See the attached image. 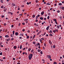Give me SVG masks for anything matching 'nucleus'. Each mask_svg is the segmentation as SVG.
Wrapping results in <instances>:
<instances>
[{
  "instance_id": "1",
  "label": "nucleus",
  "mask_w": 64,
  "mask_h": 64,
  "mask_svg": "<svg viewBox=\"0 0 64 64\" xmlns=\"http://www.w3.org/2000/svg\"><path fill=\"white\" fill-rule=\"evenodd\" d=\"M33 56V54H30L28 55V58L29 60H31L32 58V56Z\"/></svg>"
},
{
  "instance_id": "2",
  "label": "nucleus",
  "mask_w": 64,
  "mask_h": 64,
  "mask_svg": "<svg viewBox=\"0 0 64 64\" xmlns=\"http://www.w3.org/2000/svg\"><path fill=\"white\" fill-rule=\"evenodd\" d=\"M49 42L50 45H52V42H51V40H50L49 41Z\"/></svg>"
},
{
  "instance_id": "3",
  "label": "nucleus",
  "mask_w": 64,
  "mask_h": 64,
  "mask_svg": "<svg viewBox=\"0 0 64 64\" xmlns=\"http://www.w3.org/2000/svg\"><path fill=\"white\" fill-rule=\"evenodd\" d=\"M47 57L49 59H51V57L50 55H48Z\"/></svg>"
},
{
  "instance_id": "4",
  "label": "nucleus",
  "mask_w": 64,
  "mask_h": 64,
  "mask_svg": "<svg viewBox=\"0 0 64 64\" xmlns=\"http://www.w3.org/2000/svg\"><path fill=\"white\" fill-rule=\"evenodd\" d=\"M50 27V26H48L46 28V30H48V29H49V28Z\"/></svg>"
},
{
  "instance_id": "5",
  "label": "nucleus",
  "mask_w": 64,
  "mask_h": 64,
  "mask_svg": "<svg viewBox=\"0 0 64 64\" xmlns=\"http://www.w3.org/2000/svg\"><path fill=\"white\" fill-rule=\"evenodd\" d=\"M44 14V11L42 12H41V14L42 15H43Z\"/></svg>"
},
{
  "instance_id": "6",
  "label": "nucleus",
  "mask_w": 64,
  "mask_h": 64,
  "mask_svg": "<svg viewBox=\"0 0 64 64\" xmlns=\"http://www.w3.org/2000/svg\"><path fill=\"white\" fill-rule=\"evenodd\" d=\"M15 34L16 35V36H18V33L17 32H16L15 33Z\"/></svg>"
},
{
  "instance_id": "7",
  "label": "nucleus",
  "mask_w": 64,
  "mask_h": 64,
  "mask_svg": "<svg viewBox=\"0 0 64 64\" xmlns=\"http://www.w3.org/2000/svg\"><path fill=\"white\" fill-rule=\"evenodd\" d=\"M5 37H6V38H9V36H8V35H6L5 36Z\"/></svg>"
},
{
  "instance_id": "8",
  "label": "nucleus",
  "mask_w": 64,
  "mask_h": 64,
  "mask_svg": "<svg viewBox=\"0 0 64 64\" xmlns=\"http://www.w3.org/2000/svg\"><path fill=\"white\" fill-rule=\"evenodd\" d=\"M4 12H6V11H7V8H6L4 9Z\"/></svg>"
},
{
  "instance_id": "9",
  "label": "nucleus",
  "mask_w": 64,
  "mask_h": 64,
  "mask_svg": "<svg viewBox=\"0 0 64 64\" xmlns=\"http://www.w3.org/2000/svg\"><path fill=\"white\" fill-rule=\"evenodd\" d=\"M40 20H43V18L42 17H40Z\"/></svg>"
},
{
  "instance_id": "10",
  "label": "nucleus",
  "mask_w": 64,
  "mask_h": 64,
  "mask_svg": "<svg viewBox=\"0 0 64 64\" xmlns=\"http://www.w3.org/2000/svg\"><path fill=\"white\" fill-rule=\"evenodd\" d=\"M53 20L55 22L57 21V20H56V19H54Z\"/></svg>"
},
{
  "instance_id": "11",
  "label": "nucleus",
  "mask_w": 64,
  "mask_h": 64,
  "mask_svg": "<svg viewBox=\"0 0 64 64\" xmlns=\"http://www.w3.org/2000/svg\"><path fill=\"white\" fill-rule=\"evenodd\" d=\"M58 5H59V6H60L61 5H62V3H59L58 4Z\"/></svg>"
},
{
  "instance_id": "12",
  "label": "nucleus",
  "mask_w": 64,
  "mask_h": 64,
  "mask_svg": "<svg viewBox=\"0 0 64 64\" xmlns=\"http://www.w3.org/2000/svg\"><path fill=\"white\" fill-rule=\"evenodd\" d=\"M35 36H36V35H34V36L33 37V38H32V40H33L34 39V38H35Z\"/></svg>"
},
{
  "instance_id": "13",
  "label": "nucleus",
  "mask_w": 64,
  "mask_h": 64,
  "mask_svg": "<svg viewBox=\"0 0 64 64\" xmlns=\"http://www.w3.org/2000/svg\"><path fill=\"white\" fill-rule=\"evenodd\" d=\"M46 43H44V47H46Z\"/></svg>"
},
{
  "instance_id": "14",
  "label": "nucleus",
  "mask_w": 64,
  "mask_h": 64,
  "mask_svg": "<svg viewBox=\"0 0 64 64\" xmlns=\"http://www.w3.org/2000/svg\"><path fill=\"white\" fill-rule=\"evenodd\" d=\"M13 33V36L14 35V33H15V31H14L12 32Z\"/></svg>"
},
{
  "instance_id": "15",
  "label": "nucleus",
  "mask_w": 64,
  "mask_h": 64,
  "mask_svg": "<svg viewBox=\"0 0 64 64\" xmlns=\"http://www.w3.org/2000/svg\"><path fill=\"white\" fill-rule=\"evenodd\" d=\"M14 49H16L17 48V47L16 46H14Z\"/></svg>"
},
{
  "instance_id": "16",
  "label": "nucleus",
  "mask_w": 64,
  "mask_h": 64,
  "mask_svg": "<svg viewBox=\"0 0 64 64\" xmlns=\"http://www.w3.org/2000/svg\"><path fill=\"white\" fill-rule=\"evenodd\" d=\"M62 8V10H64V6H63V7H61Z\"/></svg>"
},
{
  "instance_id": "17",
  "label": "nucleus",
  "mask_w": 64,
  "mask_h": 64,
  "mask_svg": "<svg viewBox=\"0 0 64 64\" xmlns=\"http://www.w3.org/2000/svg\"><path fill=\"white\" fill-rule=\"evenodd\" d=\"M29 36H26V38L27 39H29Z\"/></svg>"
},
{
  "instance_id": "18",
  "label": "nucleus",
  "mask_w": 64,
  "mask_h": 64,
  "mask_svg": "<svg viewBox=\"0 0 64 64\" xmlns=\"http://www.w3.org/2000/svg\"><path fill=\"white\" fill-rule=\"evenodd\" d=\"M57 62H54L53 63V64H57Z\"/></svg>"
},
{
  "instance_id": "19",
  "label": "nucleus",
  "mask_w": 64,
  "mask_h": 64,
  "mask_svg": "<svg viewBox=\"0 0 64 64\" xmlns=\"http://www.w3.org/2000/svg\"><path fill=\"white\" fill-rule=\"evenodd\" d=\"M35 17V14H34L33 15L32 17L33 18H34Z\"/></svg>"
},
{
  "instance_id": "20",
  "label": "nucleus",
  "mask_w": 64,
  "mask_h": 64,
  "mask_svg": "<svg viewBox=\"0 0 64 64\" xmlns=\"http://www.w3.org/2000/svg\"><path fill=\"white\" fill-rule=\"evenodd\" d=\"M31 50V48H29L28 49V51L30 52Z\"/></svg>"
},
{
  "instance_id": "21",
  "label": "nucleus",
  "mask_w": 64,
  "mask_h": 64,
  "mask_svg": "<svg viewBox=\"0 0 64 64\" xmlns=\"http://www.w3.org/2000/svg\"><path fill=\"white\" fill-rule=\"evenodd\" d=\"M12 5H13V6H15V4H12Z\"/></svg>"
},
{
  "instance_id": "22",
  "label": "nucleus",
  "mask_w": 64,
  "mask_h": 64,
  "mask_svg": "<svg viewBox=\"0 0 64 64\" xmlns=\"http://www.w3.org/2000/svg\"><path fill=\"white\" fill-rule=\"evenodd\" d=\"M50 18V16H48L47 17V19H48V20H49V18Z\"/></svg>"
},
{
  "instance_id": "23",
  "label": "nucleus",
  "mask_w": 64,
  "mask_h": 64,
  "mask_svg": "<svg viewBox=\"0 0 64 64\" xmlns=\"http://www.w3.org/2000/svg\"><path fill=\"white\" fill-rule=\"evenodd\" d=\"M57 27L58 28V29H59V28H60L59 27V26L58 25L57 26Z\"/></svg>"
},
{
  "instance_id": "24",
  "label": "nucleus",
  "mask_w": 64,
  "mask_h": 64,
  "mask_svg": "<svg viewBox=\"0 0 64 64\" xmlns=\"http://www.w3.org/2000/svg\"><path fill=\"white\" fill-rule=\"evenodd\" d=\"M49 36H53V35H52V34H49Z\"/></svg>"
},
{
  "instance_id": "25",
  "label": "nucleus",
  "mask_w": 64,
  "mask_h": 64,
  "mask_svg": "<svg viewBox=\"0 0 64 64\" xmlns=\"http://www.w3.org/2000/svg\"><path fill=\"white\" fill-rule=\"evenodd\" d=\"M20 49H22V45H21L20 46Z\"/></svg>"
},
{
  "instance_id": "26",
  "label": "nucleus",
  "mask_w": 64,
  "mask_h": 64,
  "mask_svg": "<svg viewBox=\"0 0 64 64\" xmlns=\"http://www.w3.org/2000/svg\"><path fill=\"white\" fill-rule=\"evenodd\" d=\"M40 42H41V43H42V40L41 39H40Z\"/></svg>"
},
{
  "instance_id": "27",
  "label": "nucleus",
  "mask_w": 64,
  "mask_h": 64,
  "mask_svg": "<svg viewBox=\"0 0 64 64\" xmlns=\"http://www.w3.org/2000/svg\"><path fill=\"white\" fill-rule=\"evenodd\" d=\"M19 15H20V17H21V16H22L23 15V14H20Z\"/></svg>"
},
{
  "instance_id": "28",
  "label": "nucleus",
  "mask_w": 64,
  "mask_h": 64,
  "mask_svg": "<svg viewBox=\"0 0 64 64\" xmlns=\"http://www.w3.org/2000/svg\"><path fill=\"white\" fill-rule=\"evenodd\" d=\"M48 16H50V13H48Z\"/></svg>"
},
{
  "instance_id": "29",
  "label": "nucleus",
  "mask_w": 64,
  "mask_h": 64,
  "mask_svg": "<svg viewBox=\"0 0 64 64\" xmlns=\"http://www.w3.org/2000/svg\"><path fill=\"white\" fill-rule=\"evenodd\" d=\"M33 51H34V50H32L31 51V52L32 53Z\"/></svg>"
},
{
  "instance_id": "30",
  "label": "nucleus",
  "mask_w": 64,
  "mask_h": 64,
  "mask_svg": "<svg viewBox=\"0 0 64 64\" xmlns=\"http://www.w3.org/2000/svg\"><path fill=\"white\" fill-rule=\"evenodd\" d=\"M1 17H2V18H4V16L2 15V16Z\"/></svg>"
},
{
  "instance_id": "31",
  "label": "nucleus",
  "mask_w": 64,
  "mask_h": 64,
  "mask_svg": "<svg viewBox=\"0 0 64 64\" xmlns=\"http://www.w3.org/2000/svg\"><path fill=\"white\" fill-rule=\"evenodd\" d=\"M0 55H2V52L0 53Z\"/></svg>"
},
{
  "instance_id": "32",
  "label": "nucleus",
  "mask_w": 64,
  "mask_h": 64,
  "mask_svg": "<svg viewBox=\"0 0 64 64\" xmlns=\"http://www.w3.org/2000/svg\"><path fill=\"white\" fill-rule=\"evenodd\" d=\"M38 52H40V51H41V50H38Z\"/></svg>"
},
{
  "instance_id": "33",
  "label": "nucleus",
  "mask_w": 64,
  "mask_h": 64,
  "mask_svg": "<svg viewBox=\"0 0 64 64\" xmlns=\"http://www.w3.org/2000/svg\"><path fill=\"white\" fill-rule=\"evenodd\" d=\"M40 54H43V53H42V51H41L40 52Z\"/></svg>"
},
{
  "instance_id": "34",
  "label": "nucleus",
  "mask_w": 64,
  "mask_h": 64,
  "mask_svg": "<svg viewBox=\"0 0 64 64\" xmlns=\"http://www.w3.org/2000/svg\"><path fill=\"white\" fill-rule=\"evenodd\" d=\"M20 25H21V23H20L18 24V26H20Z\"/></svg>"
},
{
  "instance_id": "35",
  "label": "nucleus",
  "mask_w": 64,
  "mask_h": 64,
  "mask_svg": "<svg viewBox=\"0 0 64 64\" xmlns=\"http://www.w3.org/2000/svg\"><path fill=\"white\" fill-rule=\"evenodd\" d=\"M33 43L34 44H35V43H36V42H33Z\"/></svg>"
},
{
  "instance_id": "36",
  "label": "nucleus",
  "mask_w": 64,
  "mask_h": 64,
  "mask_svg": "<svg viewBox=\"0 0 64 64\" xmlns=\"http://www.w3.org/2000/svg\"><path fill=\"white\" fill-rule=\"evenodd\" d=\"M37 44H38V46L39 45V46H40V45L39 43H38Z\"/></svg>"
},
{
  "instance_id": "37",
  "label": "nucleus",
  "mask_w": 64,
  "mask_h": 64,
  "mask_svg": "<svg viewBox=\"0 0 64 64\" xmlns=\"http://www.w3.org/2000/svg\"><path fill=\"white\" fill-rule=\"evenodd\" d=\"M7 31H8V30H7V29L5 31V32H7Z\"/></svg>"
},
{
  "instance_id": "38",
  "label": "nucleus",
  "mask_w": 64,
  "mask_h": 64,
  "mask_svg": "<svg viewBox=\"0 0 64 64\" xmlns=\"http://www.w3.org/2000/svg\"><path fill=\"white\" fill-rule=\"evenodd\" d=\"M53 48H55V45H54L53 46Z\"/></svg>"
},
{
  "instance_id": "39",
  "label": "nucleus",
  "mask_w": 64,
  "mask_h": 64,
  "mask_svg": "<svg viewBox=\"0 0 64 64\" xmlns=\"http://www.w3.org/2000/svg\"><path fill=\"white\" fill-rule=\"evenodd\" d=\"M6 23H4V26H6Z\"/></svg>"
},
{
  "instance_id": "40",
  "label": "nucleus",
  "mask_w": 64,
  "mask_h": 64,
  "mask_svg": "<svg viewBox=\"0 0 64 64\" xmlns=\"http://www.w3.org/2000/svg\"><path fill=\"white\" fill-rule=\"evenodd\" d=\"M22 25H25V23L23 22L22 23Z\"/></svg>"
},
{
  "instance_id": "41",
  "label": "nucleus",
  "mask_w": 64,
  "mask_h": 64,
  "mask_svg": "<svg viewBox=\"0 0 64 64\" xmlns=\"http://www.w3.org/2000/svg\"><path fill=\"white\" fill-rule=\"evenodd\" d=\"M55 30L56 31V32H58V30L55 29Z\"/></svg>"
},
{
  "instance_id": "42",
  "label": "nucleus",
  "mask_w": 64,
  "mask_h": 64,
  "mask_svg": "<svg viewBox=\"0 0 64 64\" xmlns=\"http://www.w3.org/2000/svg\"><path fill=\"white\" fill-rule=\"evenodd\" d=\"M44 20H46V18H44Z\"/></svg>"
},
{
  "instance_id": "43",
  "label": "nucleus",
  "mask_w": 64,
  "mask_h": 64,
  "mask_svg": "<svg viewBox=\"0 0 64 64\" xmlns=\"http://www.w3.org/2000/svg\"><path fill=\"white\" fill-rule=\"evenodd\" d=\"M48 5H50V2H48Z\"/></svg>"
},
{
  "instance_id": "44",
  "label": "nucleus",
  "mask_w": 64,
  "mask_h": 64,
  "mask_svg": "<svg viewBox=\"0 0 64 64\" xmlns=\"http://www.w3.org/2000/svg\"><path fill=\"white\" fill-rule=\"evenodd\" d=\"M10 13H11V12H8V14H10Z\"/></svg>"
},
{
  "instance_id": "45",
  "label": "nucleus",
  "mask_w": 64,
  "mask_h": 64,
  "mask_svg": "<svg viewBox=\"0 0 64 64\" xmlns=\"http://www.w3.org/2000/svg\"><path fill=\"white\" fill-rule=\"evenodd\" d=\"M37 16H38V17H39L40 16V14H38L37 15Z\"/></svg>"
},
{
  "instance_id": "46",
  "label": "nucleus",
  "mask_w": 64,
  "mask_h": 64,
  "mask_svg": "<svg viewBox=\"0 0 64 64\" xmlns=\"http://www.w3.org/2000/svg\"><path fill=\"white\" fill-rule=\"evenodd\" d=\"M39 34H40V32H38L37 34V35H38Z\"/></svg>"
},
{
  "instance_id": "47",
  "label": "nucleus",
  "mask_w": 64,
  "mask_h": 64,
  "mask_svg": "<svg viewBox=\"0 0 64 64\" xmlns=\"http://www.w3.org/2000/svg\"><path fill=\"white\" fill-rule=\"evenodd\" d=\"M55 23L56 24H58V22H57V21L55 22Z\"/></svg>"
},
{
  "instance_id": "48",
  "label": "nucleus",
  "mask_w": 64,
  "mask_h": 64,
  "mask_svg": "<svg viewBox=\"0 0 64 64\" xmlns=\"http://www.w3.org/2000/svg\"><path fill=\"white\" fill-rule=\"evenodd\" d=\"M10 14H11V15H13V13H12V12H11V13H10Z\"/></svg>"
},
{
  "instance_id": "49",
  "label": "nucleus",
  "mask_w": 64,
  "mask_h": 64,
  "mask_svg": "<svg viewBox=\"0 0 64 64\" xmlns=\"http://www.w3.org/2000/svg\"><path fill=\"white\" fill-rule=\"evenodd\" d=\"M1 8H3V6H1Z\"/></svg>"
},
{
  "instance_id": "50",
  "label": "nucleus",
  "mask_w": 64,
  "mask_h": 64,
  "mask_svg": "<svg viewBox=\"0 0 64 64\" xmlns=\"http://www.w3.org/2000/svg\"><path fill=\"white\" fill-rule=\"evenodd\" d=\"M26 4L27 5H29V3L28 2H27Z\"/></svg>"
},
{
  "instance_id": "51",
  "label": "nucleus",
  "mask_w": 64,
  "mask_h": 64,
  "mask_svg": "<svg viewBox=\"0 0 64 64\" xmlns=\"http://www.w3.org/2000/svg\"><path fill=\"white\" fill-rule=\"evenodd\" d=\"M57 12L58 13H59V12H60V11H59V10H58L57 11Z\"/></svg>"
},
{
  "instance_id": "52",
  "label": "nucleus",
  "mask_w": 64,
  "mask_h": 64,
  "mask_svg": "<svg viewBox=\"0 0 64 64\" xmlns=\"http://www.w3.org/2000/svg\"><path fill=\"white\" fill-rule=\"evenodd\" d=\"M3 59H6V58L4 57L3 58Z\"/></svg>"
},
{
  "instance_id": "53",
  "label": "nucleus",
  "mask_w": 64,
  "mask_h": 64,
  "mask_svg": "<svg viewBox=\"0 0 64 64\" xmlns=\"http://www.w3.org/2000/svg\"><path fill=\"white\" fill-rule=\"evenodd\" d=\"M53 32H54V33H56V31L55 30H54L53 31Z\"/></svg>"
},
{
  "instance_id": "54",
  "label": "nucleus",
  "mask_w": 64,
  "mask_h": 64,
  "mask_svg": "<svg viewBox=\"0 0 64 64\" xmlns=\"http://www.w3.org/2000/svg\"><path fill=\"white\" fill-rule=\"evenodd\" d=\"M27 44H28V42H26V45H27Z\"/></svg>"
},
{
  "instance_id": "55",
  "label": "nucleus",
  "mask_w": 64,
  "mask_h": 64,
  "mask_svg": "<svg viewBox=\"0 0 64 64\" xmlns=\"http://www.w3.org/2000/svg\"><path fill=\"white\" fill-rule=\"evenodd\" d=\"M36 3H38V0H36Z\"/></svg>"
},
{
  "instance_id": "56",
  "label": "nucleus",
  "mask_w": 64,
  "mask_h": 64,
  "mask_svg": "<svg viewBox=\"0 0 64 64\" xmlns=\"http://www.w3.org/2000/svg\"><path fill=\"white\" fill-rule=\"evenodd\" d=\"M2 42H1L0 44V45H2Z\"/></svg>"
},
{
  "instance_id": "57",
  "label": "nucleus",
  "mask_w": 64,
  "mask_h": 64,
  "mask_svg": "<svg viewBox=\"0 0 64 64\" xmlns=\"http://www.w3.org/2000/svg\"><path fill=\"white\" fill-rule=\"evenodd\" d=\"M11 40H12V41H13V40H14V38H12L11 39Z\"/></svg>"
},
{
  "instance_id": "58",
  "label": "nucleus",
  "mask_w": 64,
  "mask_h": 64,
  "mask_svg": "<svg viewBox=\"0 0 64 64\" xmlns=\"http://www.w3.org/2000/svg\"><path fill=\"white\" fill-rule=\"evenodd\" d=\"M25 49H26L25 48H24L23 49V50H25Z\"/></svg>"
},
{
  "instance_id": "59",
  "label": "nucleus",
  "mask_w": 64,
  "mask_h": 64,
  "mask_svg": "<svg viewBox=\"0 0 64 64\" xmlns=\"http://www.w3.org/2000/svg\"><path fill=\"white\" fill-rule=\"evenodd\" d=\"M5 50L6 51V50H7V48H6L5 49Z\"/></svg>"
},
{
  "instance_id": "60",
  "label": "nucleus",
  "mask_w": 64,
  "mask_h": 64,
  "mask_svg": "<svg viewBox=\"0 0 64 64\" xmlns=\"http://www.w3.org/2000/svg\"><path fill=\"white\" fill-rule=\"evenodd\" d=\"M19 39H22V37H20L19 38Z\"/></svg>"
},
{
  "instance_id": "61",
  "label": "nucleus",
  "mask_w": 64,
  "mask_h": 64,
  "mask_svg": "<svg viewBox=\"0 0 64 64\" xmlns=\"http://www.w3.org/2000/svg\"><path fill=\"white\" fill-rule=\"evenodd\" d=\"M36 46V47H37L38 46V44H36L35 45Z\"/></svg>"
},
{
  "instance_id": "62",
  "label": "nucleus",
  "mask_w": 64,
  "mask_h": 64,
  "mask_svg": "<svg viewBox=\"0 0 64 64\" xmlns=\"http://www.w3.org/2000/svg\"><path fill=\"white\" fill-rule=\"evenodd\" d=\"M24 54H25V52H23L22 53L23 55H24Z\"/></svg>"
},
{
  "instance_id": "63",
  "label": "nucleus",
  "mask_w": 64,
  "mask_h": 64,
  "mask_svg": "<svg viewBox=\"0 0 64 64\" xmlns=\"http://www.w3.org/2000/svg\"><path fill=\"white\" fill-rule=\"evenodd\" d=\"M44 16H45V17H47V14H45L44 15Z\"/></svg>"
},
{
  "instance_id": "64",
  "label": "nucleus",
  "mask_w": 64,
  "mask_h": 64,
  "mask_svg": "<svg viewBox=\"0 0 64 64\" xmlns=\"http://www.w3.org/2000/svg\"><path fill=\"white\" fill-rule=\"evenodd\" d=\"M22 31H23V32H24L25 31V29H23L22 30Z\"/></svg>"
}]
</instances>
